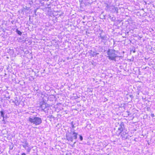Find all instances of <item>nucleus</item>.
<instances>
[{"mask_svg":"<svg viewBox=\"0 0 155 155\" xmlns=\"http://www.w3.org/2000/svg\"><path fill=\"white\" fill-rule=\"evenodd\" d=\"M17 33L19 35H21L22 34L21 32L19 31L18 30H17Z\"/></svg>","mask_w":155,"mask_h":155,"instance_id":"12","label":"nucleus"},{"mask_svg":"<svg viewBox=\"0 0 155 155\" xmlns=\"http://www.w3.org/2000/svg\"><path fill=\"white\" fill-rule=\"evenodd\" d=\"M100 38L102 40L104 41H106L107 40V38L106 35L100 36Z\"/></svg>","mask_w":155,"mask_h":155,"instance_id":"10","label":"nucleus"},{"mask_svg":"<svg viewBox=\"0 0 155 155\" xmlns=\"http://www.w3.org/2000/svg\"><path fill=\"white\" fill-rule=\"evenodd\" d=\"M31 149L30 148L28 147L27 149V151L28 152H29L30 151H31Z\"/></svg>","mask_w":155,"mask_h":155,"instance_id":"14","label":"nucleus"},{"mask_svg":"<svg viewBox=\"0 0 155 155\" xmlns=\"http://www.w3.org/2000/svg\"><path fill=\"white\" fill-rule=\"evenodd\" d=\"M41 107L42 110H44L47 107L46 103L44 101H43L41 105Z\"/></svg>","mask_w":155,"mask_h":155,"instance_id":"6","label":"nucleus"},{"mask_svg":"<svg viewBox=\"0 0 155 155\" xmlns=\"http://www.w3.org/2000/svg\"><path fill=\"white\" fill-rule=\"evenodd\" d=\"M118 8L117 7H115L114 6L111 5V9L110 11L112 12H116V13H118Z\"/></svg>","mask_w":155,"mask_h":155,"instance_id":"4","label":"nucleus"},{"mask_svg":"<svg viewBox=\"0 0 155 155\" xmlns=\"http://www.w3.org/2000/svg\"><path fill=\"white\" fill-rule=\"evenodd\" d=\"M88 0H82V2H87Z\"/></svg>","mask_w":155,"mask_h":155,"instance_id":"17","label":"nucleus"},{"mask_svg":"<svg viewBox=\"0 0 155 155\" xmlns=\"http://www.w3.org/2000/svg\"><path fill=\"white\" fill-rule=\"evenodd\" d=\"M29 121L31 123L37 125L40 124L42 122V120L39 117H35L32 116L29 118Z\"/></svg>","mask_w":155,"mask_h":155,"instance_id":"2","label":"nucleus"},{"mask_svg":"<svg viewBox=\"0 0 155 155\" xmlns=\"http://www.w3.org/2000/svg\"><path fill=\"white\" fill-rule=\"evenodd\" d=\"M3 121H4V117H3Z\"/></svg>","mask_w":155,"mask_h":155,"instance_id":"19","label":"nucleus"},{"mask_svg":"<svg viewBox=\"0 0 155 155\" xmlns=\"http://www.w3.org/2000/svg\"><path fill=\"white\" fill-rule=\"evenodd\" d=\"M91 54L93 55V56H94V55H96L97 54H98V53H97L94 52H93V53H91Z\"/></svg>","mask_w":155,"mask_h":155,"instance_id":"13","label":"nucleus"},{"mask_svg":"<svg viewBox=\"0 0 155 155\" xmlns=\"http://www.w3.org/2000/svg\"><path fill=\"white\" fill-rule=\"evenodd\" d=\"M122 137H124L125 139H126L127 137V132H123L122 133H120Z\"/></svg>","mask_w":155,"mask_h":155,"instance_id":"7","label":"nucleus"},{"mask_svg":"<svg viewBox=\"0 0 155 155\" xmlns=\"http://www.w3.org/2000/svg\"><path fill=\"white\" fill-rule=\"evenodd\" d=\"M124 128V124L123 122H122L120 125V127L118 128V130L119 131V133H121L123 130Z\"/></svg>","mask_w":155,"mask_h":155,"instance_id":"5","label":"nucleus"},{"mask_svg":"<svg viewBox=\"0 0 155 155\" xmlns=\"http://www.w3.org/2000/svg\"><path fill=\"white\" fill-rule=\"evenodd\" d=\"M71 132L72 134H71V132L70 134L67 135L66 137L67 140L72 141L74 139H76L77 138V133H75L74 131Z\"/></svg>","mask_w":155,"mask_h":155,"instance_id":"3","label":"nucleus"},{"mask_svg":"<svg viewBox=\"0 0 155 155\" xmlns=\"http://www.w3.org/2000/svg\"><path fill=\"white\" fill-rule=\"evenodd\" d=\"M23 144H22L23 147L25 148L26 149V147H28V143L27 142V141L25 140L22 142Z\"/></svg>","mask_w":155,"mask_h":155,"instance_id":"8","label":"nucleus"},{"mask_svg":"<svg viewBox=\"0 0 155 155\" xmlns=\"http://www.w3.org/2000/svg\"><path fill=\"white\" fill-rule=\"evenodd\" d=\"M79 136H80V140H83V137H82L80 135Z\"/></svg>","mask_w":155,"mask_h":155,"instance_id":"15","label":"nucleus"},{"mask_svg":"<svg viewBox=\"0 0 155 155\" xmlns=\"http://www.w3.org/2000/svg\"><path fill=\"white\" fill-rule=\"evenodd\" d=\"M117 52L114 49H109L107 51V57L110 60L116 61V58L117 57V54L116 53Z\"/></svg>","mask_w":155,"mask_h":155,"instance_id":"1","label":"nucleus"},{"mask_svg":"<svg viewBox=\"0 0 155 155\" xmlns=\"http://www.w3.org/2000/svg\"><path fill=\"white\" fill-rule=\"evenodd\" d=\"M72 127L73 128H74V125L72 126Z\"/></svg>","mask_w":155,"mask_h":155,"instance_id":"20","label":"nucleus"},{"mask_svg":"<svg viewBox=\"0 0 155 155\" xmlns=\"http://www.w3.org/2000/svg\"><path fill=\"white\" fill-rule=\"evenodd\" d=\"M21 155H26V154H25V153H23Z\"/></svg>","mask_w":155,"mask_h":155,"instance_id":"18","label":"nucleus"},{"mask_svg":"<svg viewBox=\"0 0 155 155\" xmlns=\"http://www.w3.org/2000/svg\"><path fill=\"white\" fill-rule=\"evenodd\" d=\"M111 5H110L108 4H106V6L105 7V9L107 11H110L111 9Z\"/></svg>","mask_w":155,"mask_h":155,"instance_id":"9","label":"nucleus"},{"mask_svg":"<svg viewBox=\"0 0 155 155\" xmlns=\"http://www.w3.org/2000/svg\"><path fill=\"white\" fill-rule=\"evenodd\" d=\"M151 116L152 117H153L154 116V114H151Z\"/></svg>","mask_w":155,"mask_h":155,"instance_id":"16","label":"nucleus"},{"mask_svg":"<svg viewBox=\"0 0 155 155\" xmlns=\"http://www.w3.org/2000/svg\"><path fill=\"white\" fill-rule=\"evenodd\" d=\"M0 113H1V117H4V118H5L4 117V112L3 111H0Z\"/></svg>","mask_w":155,"mask_h":155,"instance_id":"11","label":"nucleus"}]
</instances>
